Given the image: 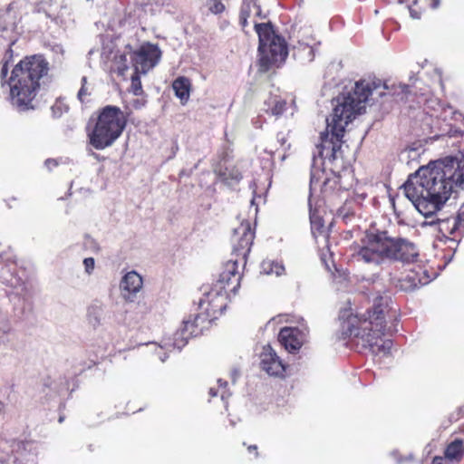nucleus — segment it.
<instances>
[{
  "label": "nucleus",
  "mask_w": 464,
  "mask_h": 464,
  "mask_svg": "<svg viewBox=\"0 0 464 464\" xmlns=\"http://www.w3.org/2000/svg\"><path fill=\"white\" fill-rule=\"evenodd\" d=\"M8 61H2L1 85L8 84V100L18 111L34 109V100L40 90L52 80L50 63L43 54L26 55L17 63L10 77Z\"/></svg>",
  "instance_id": "nucleus-3"
},
{
  "label": "nucleus",
  "mask_w": 464,
  "mask_h": 464,
  "mask_svg": "<svg viewBox=\"0 0 464 464\" xmlns=\"http://www.w3.org/2000/svg\"><path fill=\"white\" fill-rule=\"evenodd\" d=\"M431 279L432 275L429 273L426 266L415 265L403 277L398 279L396 287L405 292H411L429 284Z\"/></svg>",
  "instance_id": "nucleus-10"
},
{
  "label": "nucleus",
  "mask_w": 464,
  "mask_h": 464,
  "mask_svg": "<svg viewBox=\"0 0 464 464\" xmlns=\"http://www.w3.org/2000/svg\"><path fill=\"white\" fill-rule=\"evenodd\" d=\"M175 95L180 100L181 104H186L189 100L191 82L185 76H179L172 82Z\"/></svg>",
  "instance_id": "nucleus-15"
},
{
  "label": "nucleus",
  "mask_w": 464,
  "mask_h": 464,
  "mask_svg": "<svg viewBox=\"0 0 464 464\" xmlns=\"http://www.w3.org/2000/svg\"><path fill=\"white\" fill-rule=\"evenodd\" d=\"M113 70L118 75L123 76L128 71V60L126 54L116 55L113 59Z\"/></svg>",
  "instance_id": "nucleus-22"
},
{
  "label": "nucleus",
  "mask_w": 464,
  "mask_h": 464,
  "mask_svg": "<svg viewBox=\"0 0 464 464\" xmlns=\"http://www.w3.org/2000/svg\"><path fill=\"white\" fill-rule=\"evenodd\" d=\"M83 266H84V269H85V272L88 274V275H91L94 269V266H95V261H94V258L92 257H86L83 259Z\"/></svg>",
  "instance_id": "nucleus-29"
},
{
  "label": "nucleus",
  "mask_w": 464,
  "mask_h": 464,
  "mask_svg": "<svg viewBox=\"0 0 464 464\" xmlns=\"http://www.w3.org/2000/svg\"><path fill=\"white\" fill-rule=\"evenodd\" d=\"M86 84H87V78L85 76H83L82 78V86L77 94V97L82 103L85 102L87 96L90 95V92H88Z\"/></svg>",
  "instance_id": "nucleus-27"
},
{
  "label": "nucleus",
  "mask_w": 464,
  "mask_h": 464,
  "mask_svg": "<svg viewBox=\"0 0 464 464\" xmlns=\"http://www.w3.org/2000/svg\"><path fill=\"white\" fill-rule=\"evenodd\" d=\"M68 105L65 104L62 99H57L52 106V111L55 117H60L63 112L68 111Z\"/></svg>",
  "instance_id": "nucleus-25"
},
{
  "label": "nucleus",
  "mask_w": 464,
  "mask_h": 464,
  "mask_svg": "<svg viewBox=\"0 0 464 464\" xmlns=\"http://www.w3.org/2000/svg\"><path fill=\"white\" fill-rule=\"evenodd\" d=\"M247 451L250 454H253L256 459L259 457L258 448L255 444L254 445H248L247 446Z\"/></svg>",
  "instance_id": "nucleus-32"
},
{
  "label": "nucleus",
  "mask_w": 464,
  "mask_h": 464,
  "mask_svg": "<svg viewBox=\"0 0 464 464\" xmlns=\"http://www.w3.org/2000/svg\"><path fill=\"white\" fill-rule=\"evenodd\" d=\"M248 18L239 14V24L241 25L242 29L245 30L246 26L248 25L247 22Z\"/></svg>",
  "instance_id": "nucleus-33"
},
{
  "label": "nucleus",
  "mask_w": 464,
  "mask_h": 464,
  "mask_svg": "<svg viewBox=\"0 0 464 464\" xmlns=\"http://www.w3.org/2000/svg\"><path fill=\"white\" fill-rule=\"evenodd\" d=\"M57 161L55 160H53V159H48L45 160V165L50 168L52 166H57Z\"/></svg>",
  "instance_id": "nucleus-37"
},
{
  "label": "nucleus",
  "mask_w": 464,
  "mask_h": 464,
  "mask_svg": "<svg viewBox=\"0 0 464 464\" xmlns=\"http://www.w3.org/2000/svg\"><path fill=\"white\" fill-rule=\"evenodd\" d=\"M417 1H414L413 4L410 6V14L411 16L414 19H420L421 13L416 9Z\"/></svg>",
  "instance_id": "nucleus-30"
},
{
  "label": "nucleus",
  "mask_w": 464,
  "mask_h": 464,
  "mask_svg": "<svg viewBox=\"0 0 464 464\" xmlns=\"http://www.w3.org/2000/svg\"><path fill=\"white\" fill-rule=\"evenodd\" d=\"M445 459L459 462L464 457V440L456 438L450 441L444 450Z\"/></svg>",
  "instance_id": "nucleus-17"
},
{
  "label": "nucleus",
  "mask_w": 464,
  "mask_h": 464,
  "mask_svg": "<svg viewBox=\"0 0 464 464\" xmlns=\"http://www.w3.org/2000/svg\"><path fill=\"white\" fill-rule=\"evenodd\" d=\"M436 224L442 237L459 242L464 235V212H459L456 216L444 219H438Z\"/></svg>",
  "instance_id": "nucleus-12"
},
{
  "label": "nucleus",
  "mask_w": 464,
  "mask_h": 464,
  "mask_svg": "<svg viewBox=\"0 0 464 464\" xmlns=\"http://www.w3.org/2000/svg\"><path fill=\"white\" fill-rule=\"evenodd\" d=\"M14 3L9 4L8 10H11L13 8Z\"/></svg>",
  "instance_id": "nucleus-39"
},
{
  "label": "nucleus",
  "mask_w": 464,
  "mask_h": 464,
  "mask_svg": "<svg viewBox=\"0 0 464 464\" xmlns=\"http://www.w3.org/2000/svg\"><path fill=\"white\" fill-rule=\"evenodd\" d=\"M431 464H447L444 457L436 456L433 458Z\"/></svg>",
  "instance_id": "nucleus-35"
},
{
  "label": "nucleus",
  "mask_w": 464,
  "mask_h": 464,
  "mask_svg": "<svg viewBox=\"0 0 464 464\" xmlns=\"http://www.w3.org/2000/svg\"><path fill=\"white\" fill-rule=\"evenodd\" d=\"M294 56L295 57H303V54H305L304 58L308 62H312L314 59V48L306 44L298 43L297 45L294 46Z\"/></svg>",
  "instance_id": "nucleus-20"
},
{
  "label": "nucleus",
  "mask_w": 464,
  "mask_h": 464,
  "mask_svg": "<svg viewBox=\"0 0 464 464\" xmlns=\"http://www.w3.org/2000/svg\"><path fill=\"white\" fill-rule=\"evenodd\" d=\"M8 33V29L4 24H0V45L3 44V41L5 40V34Z\"/></svg>",
  "instance_id": "nucleus-31"
},
{
  "label": "nucleus",
  "mask_w": 464,
  "mask_h": 464,
  "mask_svg": "<svg viewBox=\"0 0 464 464\" xmlns=\"http://www.w3.org/2000/svg\"><path fill=\"white\" fill-rule=\"evenodd\" d=\"M143 285L142 277L135 271L128 272L122 278L121 286L130 294L138 293Z\"/></svg>",
  "instance_id": "nucleus-16"
},
{
  "label": "nucleus",
  "mask_w": 464,
  "mask_h": 464,
  "mask_svg": "<svg viewBox=\"0 0 464 464\" xmlns=\"http://www.w3.org/2000/svg\"><path fill=\"white\" fill-rule=\"evenodd\" d=\"M262 10L256 0H244L240 8L239 14L247 18L251 16L260 17Z\"/></svg>",
  "instance_id": "nucleus-18"
},
{
  "label": "nucleus",
  "mask_w": 464,
  "mask_h": 464,
  "mask_svg": "<svg viewBox=\"0 0 464 464\" xmlns=\"http://www.w3.org/2000/svg\"><path fill=\"white\" fill-rule=\"evenodd\" d=\"M29 2L37 13L46 12L52 5V0H29Z\"/></svg>",
  "instance_id": "nucleus-26"
},
{
  "label": "nucleus",
  "mask_w": 464,
  "mask_h": 464,
  "mask_svg": "<svg viewBox=\"0 0 464 464\" xmlns=\"http://www.w3.org/2000/svg\"><path fill=\"white\" fill-rule=\"evenodd\" d=\"M254 27L258 35V71L267 72L274 66H279L288 55L285 40L277 35L271 23H256Z\"/></svg>",
  "instance_id": "nucleus-8"
},
{
  "label": "nucleus",
  "mask_w": 464,
  "mask_h": 464,
  "mask_svg": "<svg viewBox=\"0 0 464 464\" xmlns=\"http://www.w3.org/2000/svg\"><path fill=\"white\" fill-rule=\"evenodd\" d=\"M267 111H269L272 115L276 117L281 116L287 108V103L285 100L279 97L270 98L267 102Z\"/></svg>",
  "instance_id": "nucleus-19"
},
{
  "label": "nucleus",
  "mask_w": 464,
  "mask_h": 464,
  "mask_svg": "<svg viewBox=\"0 0 464 464\" xmlns=\"http://www.w3.org/2000/svg\"><path fill=\"white\" fill-rule=\"evenodd\" d=\"M255 238V230L249 221H243L235 228L232 237L235 258L228 260L223 266L218 279L213 284L209 292L200 300V305L207 304L205 308L208 314L221 313L227 305V299L230 294H236L240 286L241 275L238 272V264H246V257L251 250Z\"/></svg>",
  "instance_id": "nucleus-5"
},
{
  "label": "nucleus",
  "mask_w": 464,
  "mask_h": 464,
  "mask_svg": "<svg viewBox=\"0 0 464 464\" xmlns=\"http://www.w3.org/2000/svg\"><path fill=\"white\" fill-rule=\"evenodd\" d=\"M209 393H210V395H211L212 397L217 396V392H215L213 388H211V389L209 390Z\"/></svg>",
  "instance_id": "nucleus-38"
},
{
  "label": "nucleus",
  "mask_w": 464,
  "mask_h": 464,
  "mask_svg": "<svg viewBox=\"0 0 464 464\" xmlns=\"http://www.w3.org/2000/svg\"><path fill=\"white\" fill-rule=\"evenodd\" d=\"M140 73V72H137V71H135L130 78V81H131L130 90H131L132 93L137 96L141 95L143 93Z\"/></svg>",
  "instance_id": "nucleus-24"
},
{
  "label": "nucleus",
  "mask_w": 464,
  "mask_h": 464,
  "mask_svg": "<svg viewBox=\"0 0 464 464\" xmlns=\"http://www.w3.org/2000/svg\"><path fill=\"white\" fill-rule=\"evenodd\" d=\"M96 120L88 134L90 144L96 150L111 147L122 134L130 113L115 105H106L96 112Z\"/></svg>",
  "instance_id": "nucleus-7"
},
{
  "label": "nucleus",
  "mask_w": 464,
  "mask_h": 464,
  "mask_svg": "<svg viewBox=\"0 0 464 464\" xmlns=\"http://www.w3.org/2000/svg\"><path fill=\"white\" fill-rule=\"evenodd\" d=\"M161 51L158 45L149 42L142 44L130 53V61L137 72L147 73L160 62Z\"/></svg>",
  "instance_id": "nucleus-9"
},
{
  "label": "nucleus",
  "mask_w": 464,
  "mask_h": 464,
  "mask_svg": "<svg viewBox=\"0 0 464 464\" xmlns=\"http://www.w3.org/2000/svg\"><path fill=\"white\" fill-rule=\"evenodd\" d=\"M416 246L401 237H392L386 230H366L354 246L353 257L358 262L379 266L385 260L411 264L417 261Z\"/></svg>",
  "instance_id": "nucleus-6"
},
{
  "label": "nucleus",
  "mask_w": 464,
  "mask_h": 464,
  "mask_svg": "<svg viewBox=\"0 0 464 464\" xmlns=\"http://www.w3.org/2000/svg\"><path fill=\"white\" fill-rule=\"evenodd\" d=\"M464 183V161L438 160L410 175L402 188L406 198L424 217L439 211L452 191Z\"/></svg>",
  "instance_id": "nucleus-2"
},
{
  "label": "nucleus",
  "mask_w": 464,
  "mask_h": 464,
  "mask_svg": "<svg viewBox=\"0 0 464 464\" xmlns=\"http://www.w3.org/2000/svg\"><path fill=\"white\" fill-rule=\"evenodd\" d=\"M260 367L271 376L284 378L286 374L288 364L285 363L276 351L267 344L263 346L260 353Z\"/></svg>",
  "instance_id": "nucleus-11"
},
{
  "label": "nucleus",
  "mask_w": 464,
  "mask_h": 464,
  "mask_svg": "<svg viewBox=\"0 0 464 464\" xmlns=\"http://www.w3.org/2000/svg\"><path fill=\"white\" fill-rule=\"evenodd\" d=\"M311 226L313 229L320 230L324 227V220L314 213H310Z\"/></svg>",
  "instance_id": "nucleus-28"
},
{
  "label": "nucleus",
  "mask_w": 464,
  "mask_h": 464,
  "mask_svg": "<svg viewBox=\"0 0 464 464\" xmlns=\"http://www.w3.org/2000/svg\"><path fill=\"white\" fill-rule=\"evenodd\" d=\"M145 103H146L145 100H139V99H137V100L133 101L132 105H133V107L135 109H140V108H142L145 105Z\"/></svg>",
  "instance_id": "nucleus-34"
},
{
  "label": "nucleus",
  "mask_w": 464,
  "mask_h": 464,
  "mask_svg": "<svg viewBox=\"0 0 464 464\" xmlns=\"http://www.w3.org/2000/svg\"><path fill=\"white\" fill-rule=\"evenodd\" d=\"M398 309L390 305L386 297L377 296L372 305L362 314H349L342 323L343 334L357 339L363 348L374 355H388L392 347L384 339L387 320H398Z\"/></svg>",
  "instance_id": "nucleus-4"
},
{
  "label": "nucleus",
  "mask_w": 464,
  "mask_h": 464,
  "mask_svg": "<svg viewBox=\"0 0 464 464\" xmlns=\"http://www.w3.org/2000/svg\"><path fill=\"white\" fill-rule=\"evenodd\" d=\"M262 270L267 275L281 276L285 272V267L278 262L267 260L262 263Z\"/></svg>",
  "instance_id": "nucleus-21"
},
{
  "label": "nucleus",
  "mask_w": 464,
  "mask_h": 464,
  "mask_svg": "<svg viewBox=\"0 0 464 464\" xmlns=\"http://www.w3.org/2000/svg\"><path fill=\"white\" fill-rule=\"evenodd\" d=\"M382 85L380 80H359L352 92L343 94L337 99L331 121L327 120L326 130L320 134V143L316 146L318 156L330 164L331 175L322 184L321 175L324 170L313 168L310 177V188L320 187L324 198H341L343 192L349 191L353 185V174L346 169L343 138L345 127L356 115L362 113L365 104L372 92Z\"/></svg>",
  "instance_id": "nucleus-1"
},
{
  "label": "nucleus",
  "mask_w": 464,
  "mask_h": 464,
  "mask_svg": "<svg viewBox=\"0 0 464 464\" xmlns=\"http://www.w3.org/2000/svg\"><path fill=\"white\" fill-rule=\"evenodd\" d=\"M278 341L287 352L295 353L304 343L305 334L297 327H284L278 334Z\"/></svg>",
  "instance_id": "nucleus-13"
},
{
  "label": "nucleus",
  "mask_w": 464,
  "mask_h": 464,
  "mask_svg": "<svg viewBox=\"0 0 464 464\" xmlns=\"http://www.w3.org/2000/svg\"><path fill=\"white\" fill-rule=\"evenodd\" d=\"M430 5L431 8L435 9L440 6V0H429Z\"/></svg>",
  "instance_id": "nucleus-36"
},
{
  "label": "nucleus",
  "mask_w": 464,
  "mask_h": 464,
  "mask_svg": "<svg viewBox=\"0 0 464 464\" xmlns=\"http://www.w3.org/2000/svg\"><path fill=\"white\" fill-rule=\"evenodd\" d=\"M206 6L212 14H221L226 10V5L222 0H206Z\"/></svg>",
  "instance_id": "nucleus-23"
},
{
  "label": "nucleus",
  "mask_w": 464,
  "mask_h": 464,
  "mask_svg": "<svg viewBox=\"0 0 464 464\" xmlns=\"http://www.w3.org/2000/svg\"><path fill=\"white\" fill-rule=\"evenodd\" d=\"M205 322V316L199 314H189L188 318L183 321V326L179 333L180 336L188 340V338L200 334ZM177 334H179V333H177Z\"/></svg>",
  "instance_id": "nucleus-14"
}]
</instances>
